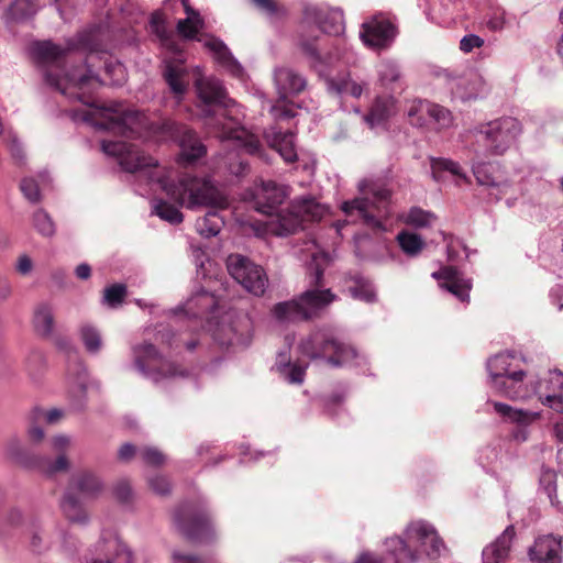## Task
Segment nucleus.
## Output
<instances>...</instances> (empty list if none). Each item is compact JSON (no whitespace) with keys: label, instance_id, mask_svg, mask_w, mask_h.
Listing matches in <instances>:
<instances>
[{"label":"nucleus","instance_id":"0e129e2a","mask_svg":"<svg viewBox=\"0 0 563 563\" xmlns=\"http://www.w3.org/2000/svg\"><path fill=\"white\" fill-rule=\"evenodd\" d=\"M113 496L121 504H128L133 498V489L129 481L121 479L113 486Z\"/></svg>","mask_w":563,"mask_h":563},{"label":"nucleus","instance_id":"423d86ee","mask_svg":"<svg viewBox=\"0 0 563 563\" xmlns=\"http://www.w3.org/2000/svg\"><path fill=\"white\" fill-rule=\"evenodd\" d=\"M358 196L341 203L347 219L360 221L368 228L385 231V221L391 216L393 191L387 184L375 177H365L356 185Z\"/></svg>","mask_w":563,"mask_h":563},{"label":"nucleus","instance_id":"c03bdc74","mask_svg":"<svg viewBox=\"0 0 563 563\" xmlns=\"http://www.w3.org/2000/svg\"><path fill=\"white\" fill-rule=\"evenodd\" d=\"M75 488L85 496L95 497L103 488L101 479L92 472H82L74 478Z\"/></svg>","mask_w":563,"mask_h":563},{"label":"nucleus","instance_id":"bf43d9fd","mask_svg":"<svg viewBox=\"0 0 563 563\" xmlns=\"http://www.w3.org/2000/svg\"><path fill=\"white\" fill-rule=\"evenodd\" d=\"M540 485L548 495L551 504L556 505V473L553 470L545 468L540 476Z\"/></svg>","mask_w":563,"mask_h":563},{"label":"nucleus","instance_id":"09e8293b","mask_svg":"<svg viewBox=\"0 0 563 563\" xmlns=\"http://www.w3.org/2000/svg\"><path fill=\"white\" fill-rule=\"evenodd\" d=\"M351 296L354 299L372 303L377 299L376 288L374 284L364 277H357L354 285L349 288Z\"/></svg>","mask_w":563,"mask_h":563},{"label":"nucleus","instance_id":"c756f323","mask_svg":"<svg viewBox=\"0 0 563 563\" xmlns=\"http://www.w3.org/2000/svg\"><path fill=\"white\" fill-rule=\"evenodd\" d=\"M203 46L213 54L214 59L232 76L241 80L244 79L245 74L242 65L232 56L222 41L213 36H207L203 38Z\"/></svg>","mask_w":563,"mask_h":563},{"label":"nucleus","instance_id":"338daca9","mask_svg":"<svg viewBox=\"0 0 563 563\" xmlns=\"http://www.w3.org/2000/svg\"><path fill=\"white\" fill-rule=\"evenodd\" d=\"M64 416V411L58 408H53L47 411L37 409L34 412V419L36 420H44L48 424H54L59 421V419Z\"/></svg>","mask_w":563,"mask_h":563},{"label":"nucleus","instance_id":"58836bf2","mask_svg":"<svg viewBox=\"0 0 563 563\" xmlns=\"http://www.w3.org/2000/svg\"><path fill=\"white\" fill-rule=\"evenodd\" d=\"M378 84L386 89L394 90L401 78L399 65L395 60H382L376 67Z\"/></svg>","mask_w":563,"mask_h":563},{"label":"nucleus","instance_id":"e433bc0d","mask_svg":"<svg viewBox=\"0 0 563 563\" xmlns=\"http://www.w3.org/2000/svg\"><path fill=\"white\" fill-rule=\"evenodd\" d=\"M268 142L279 155L287 163H292L297 159L295 150V135L291 132H274L272 137L267 135Z\"/></svg>","mask_w":563,"mask_h":563},{"label":"nucleus","instance_id":"ea45409f","mask_svg":"<svg viewBox=\"0 0 563 563\" xmlns=\"http://www.w3.org/2000/svg\"><path fill=\"white\" fill-rule=\"evenodd\" d=\"M34 328L43 336H49L54 330V310L48 302H41L34 310Z\"/></svg>","mask_w":563,"mask_h":563},{"label":"nucleus","instance_id":"4be33fe9","mask_svg":"<svg viewBox=\"0 0 563 563\" xmlns=\"http://www.w3.org/2000/svg\"><path fill=\"white\" fill-rule=\"evenodd\" d=\"M453 98L462 101L484 98L489 91L486 79L476 71L464 75L445 74Z\"/></svg>","mask_w":563,"mask_h":563},{"label":"nucleus","instance_id":"4468645a","mask_svg":"<svg viewBox=\"0 0 563 563\" xmlns=\"http://www.w3.org/2000/svg\"><path fill=\"white\" fill-rule=\"evenodd\" d=\"M274 82L278 93V101L272 103L264 101L275 119H289L296 115L294 108L287 102L288 98L303 91L307 87L306 78L288 67H278L274 70Z\"/></svg>","mask_w":563,"mask_h":563},{"label":"nucleus","instance_id":"a19ab883","mask_svg":"<svg viewBox=\"0 0 563 563\" xmlns=\"http://www.w3.org/2000/svg\"><path fill=\"white\" fill-rule=\"evenodd\" d=\"M400 220L409 227L416 229H424L431 227L437 217L433 212L424 210L420 207H411L408 211L400 216Z\"/></svg>","mask_w":563,"mask_h":563},{"label":"nucleus","instance_id":"2eb2a0df","mask_svg":"<svg viewBox=\"0 0 563 563\" xmlns=\"http://www.w3.org/2000/svg\"><path fill=\"white\" fill-rule=\"evenodd\" d=\"M253 323L246 313H227L212 331L214 341L228 349L243 350L252 342Z\"/></svg>","mask_w":563,"mask_h":563},{"label":"nucleus","instance_id":"0eeeda50","mask_svg":"<svg viewBox=\"0 0 563 563\" xmlns=\"http://www.w3.org/2000/svg\"><path fill=\"white\" fill-rule=\"evenodd\" d=\"M523 356L515 351H504L486 362L488 386L498 396L514 400L530 397V378H536L522 368Z\"/></svg>","mask_w":563,"mask_h":563},{"label":"nucleus","instance_id":"e2e57ef3","mask_svg":"<svg viewBox=\"0 0 563 563\" xmlns=\"http://www.w3.org/2000/svg\"><path fill=\"white\" fill-rule=\"evenodd\" d=\"M5 142L14 162L19 165H23L26 158L25 152L22 143L12 131L8 132Z\"/></svg>","mask_w":563,"mask_h":563},{"label":"nucleus","instance_id":"052dcab7","mask_svg":"<svg viewBox=\"0 0 563 563\" xmlns=\"http://www.w3.org/2000/svg\"><path fill=\"white\" fill-rule=\"evenodd\" d=\"M146 482L150 489L158 496H167L172 492V484L168 477L164 475L155 474L147 476Z\"/></svg>","mask_w":563,"mask_h":563},{"label":"nucleus","instance_id":"5701e85b","mask_svg":"<svg viewBox=\"0 0 563 563\" xmlns=\"http://www.w3.org/2000/svg\"><path fill=\"white\" fill-rule=\"evenodd\" d=\"M86 563H134L132 552L115 534L103 536Z\"/></svg>","mask_w":563,"mask_h":563},{"label":"nucleus","instance_id":"5fc2aeb1","mask_svg":"<svg viewBox=\"0 0 563 563\" xmlns=\"http://www.w3.org/2000/svg\"><path fill=\"white\" fill-rule=\"evenodd\" d=\"M428 117L438 125L439 129H449L453 125V115L451 111L440 104L430 102Z\"/></svg>","mask_w":563,"mask_h":563},{"label":"nucleus","instance_id":"864d4df0","mask_svg":"<svg viewBox=\"0 0 563 563\" xmlns=\"http://www.w3.org/2000/svg\"><path fill=\"white\" fill-rule=\"evenodd\" d=\"M430 101L413 100L408 104L407 115L411 125L423 126L427 122Z\"/></svg>","mask_w":563,"mask_h":563},{"label":"nucleus","instance_id":"f257e3e1","mask_svg":"<svg viewBox=\"0 0 563 563\" xmlns=\"http://www.w3.org/2000/svg\"><path fill=\"white\" fill-rule=\"evenodd\" d=\"M98 32L89 30L80 33L76 48L88 51L84 64L70 65L74 58L69 48L63 49L49 41L37 42L33 47L34 55L46 64L44 77L46 82L69 100H77L87 106L82 111L74 113L75 120H81L98 130H108L119 134H137L156 141H175L180 147V159L191 163L206 153L205 145L196 133L186 126L163 119L158 112L145 113L126 108L120 102L97 104L91 101L95 89L104 81L95 71V60L103 59L106 53L97 44Z\"/></svg>","mask_w":563,"mask_h":563},{"label":"nucleus","instance_id":"aec40b11","mask_svg":"<svg viewBox=\"0 0 563 563\" xmlns=\"http://www.w3.org/2000/svg\"><path fill=\"white\" fill-rule=\"evenodd\" d=\"M531 396H537L542 405L563 413V373L550 371L541 378H530Z\"/></svg>","mask_w":563,"mask_h":563},{"label":"nucleus","instance_id":"72a5a7b5","mask_svg":"<svg viewBox=\"0 0 563 563\" xmlns=\"http://www.w3.org/2000/svg\"><path fill=\"white\" fill-rule=\"evenodd\" d=\"M275 367L280 377L287 383L296 385L303 383L306 367L297 363H291L286 352L278 353Z\"/></svg>","mask_w":563,"mask_h":563},{"label":"nucleus","instance_id":"dca6fc26","mask_svg":"<svg viewBox=\"0 0 563 563\" xmlns=\"http://www.w3.org/2000/svg\"><path fill=\"white\" fill-rule=\"evenodd\" d=\"M227 269L246 291L254 296L264 295L268 277L262 266L241 254H231L227 258Z\"/></svg>","mask_w":563,"mask_h":563},{"label":"nucleus","instance_id":"2f4dec72","mask_svg":"<svg viewBox=\"0 0 563 563\" xmlns=\"http://www.w3.org/2000/svg\"><path fill=\"white\" fill-rule=\"evenodd\" d=\"M69 383V394L71 406L75 409H81L85 404L88 373L85 365L80 362L74 364L67 372Z\"/></svg>","mask_w":563,"mask_h":563},{"label":"nucleus","instance_id":"f03ea898","mask_svg":"<svg viewBox=\"0 0 563 563\" xmlns=\"http://www.w3.org/2000/svg\"><path fill=\"white\" fill-rule=\"evenodd\" d=\"M101 151L114 157L121 168L134 178L135 191L141 196H147L161 188L174 202L172 205L164 199L152 200V214L170 223L183 222L184 216L179 207L195 210L199 207L224 208L228 205L225 196L207 177H197L189 173L173 179V172L158 164L157 159L145 155L136 145L124 141L102 140Z\"/></svg>","mask_w":563,"mask_h":563},{"label":"nucleus","instance_id":"1a4fd4ad","mask_svg":"<svg viewBox=\"0 0 563 563\" xmlns=\"http://www.w3.org/2000/svg\"><path fill=\"white\" fill-rule=\"evenodd\" d=\"M521 133L522 124L514 117L478 123L470 130L473 152L477 157L501 156L517 143Z\"/></svg>","mask_w":563,"mask_h":563},{"label":"nucleus","instance_id":"9d476101","mask_svg":"<svg viewBox=\"0 0 563 563\" xmlns=\"http://www.w3.org/2000/svg\"><path fill=\"white\" fill-rule=\"evenodd\" d=\"M49 450L56 453L55 459L41 455H29L21 441L16 438L10 439L4 448V454L11 461L29 468L36 470L47 476L59 472H65L69 467V461L66 456L67 450L71 445V437L67 434H56L48 441Z\"/></svg>","mask_w":563,"mask_h":563},{"label":"nucleus","instance_id":"7c9ffc66","mask_svg":"<svg viewBox=\"0 0 563 563\" xmlns=\"http://www.w3.org/2000/svg\"><path fill=\"white\" fill-rule=\"evenodd\" d=\"M515 537V529L508 526L504 532L482 552L483 563H501L507 559Z\"/></svg>","mask_w":563,"mask_h":563},{"label":"nucleus","instance_id":"79ce46f5","mask_svg":"<svg viewBox=\"0 0 563 563\" xmlns=\"http://www.w3.org/2000/svg\"><path fill=\"white\" fill-rule=\"evenodd\" d=\"M60 507L67 519L76 523H85L88 520L87 514L78 497L73 492L67 490L63 497Z\"/></svg>","mask_w":563,"mask_h":563},{"label":"nucleus","instance_id":"39448f33","mask_svg":"<svg viewBox=\"0 0 563 563\" xmlns=\"http://www.w3.org/2000/svg\"><path fill=\"white\" fill-rule=\"evenodd\" d=\"M385 549L393 555V563H417L423 559L435 561L448 552L435 526L424 519L410 521L402 536L387 538Z\"/></svg>","mask_w":563,"mask_h":563},{"label":"nucleus","instance_id":"37998d69","mask_svg":"<svg viewBox=\"0 0 563 563\" xmlns=\"http://www.w3.org/2000/svg\"><path fill=\"white\" fill-rule=\"evenodd\" d=\"M224 224L223 218L217 211H209L196 221V231L203 238L218 235Z\"/></svg>","mask_w":563,"mask_h":563},{"label":"nucleus","instance_id":"9b49d317","mask_svg":"<svg viewBox=\"0 0 563 563\" xmlns=\"http://www.w3.org/2000/svg\"><path fill=\"white\" fill-rule=\"evenodd\" d=\"M306 258H310L308 269L310 272L309 288L299 297L309 319L314 317L321 309L328 307L336 299V296L329 289L323 288V271L330 262L329 254L322 251L313 241L306 242L302 250Z\"/></svg>","mask_w":563,"mask_h":563},{"label":"nucleus","instance_id":"13d9d810","mask_svg":"<svg viewBox=\"0 0 563 563\" xmlns=\"http://www.w3.org/2000/svg\"><path fill=\"white\" fill-rule=\"evenodd\" d=\"M186 335L187 334L184 332L177 333V334L174 332H170V333L169 332L168 333L158 332L156 340L167 343L170 347H178L180 345V343H184L188 351H192L196 347L198 342L196 340H187L185 338Z\"/></svg>","mask_w":563,"mask_h":563},{"label":"nucleus","instance_id":"473e14b6","mask_svg":"<svg viewBox=\"0 0 563 563\" xmlns=\"http://www.w3.org/2000/svg\"><path fill=\"white\" fill-rule=\"evenodd\" d=\"M368 81L353 77L351 74L327 80L329 92L336 96H351L353 98H360L364 90H368Z\"/></svg>","mask_w":563,"mask_h":563},{"label":"nucleus","instance_id":"4c0bfd02","mask_svg":"<svg viewBox=\"0 0 563 563\" xmlns=\"http://www.w3.org/2000/svg\"><path fill=\"white\" fill-rule=\"evenodd\" d=\"M431 170L432 177L437 181H440L444 178V173H449L451 176H453L456 183L468 181V177L460 164L448 158L432 159Z\"/></svg>","mask_w":563,"mask_h":563},{"label":"nucleus","instance_id":"7ed1b4c3","mask_svg":"<svg viewBox=\"0 0 563 563\" xmlns=\"http://www.w3.org/2000/svg\"><path fill=\"white\" fill-rule=\"evenodd\" d=\"M195 73L199 76L195 87L199 100L203 103L202 113L207 118V125L216 130L221 141H232L235 148L249 154L260 151L257 137L241 125L235 102L227 99V92L222 82L213 77H201V70L196 67Z\"/></svg>","mask_w":563,"mask_h":563},{"label":"nucleus","instance_id":"f3484780","mask_svg":"<svg viewBox=\"0 0 563 563\" xmlns=\"http://www.w3.org/2000/svg\"><path fill=\"white\" fill-rule=\"evenodd\" d=\"M318 38V36L309 37L301 33L299 47L309 59L310 65L320 74L338 63L350 64L354 60L352 49L343 40H339L331 51L322 54L317 46Z\"/></svg>","mask_w":563,"mask_h":563},{"label":"nucleus","instance_id":"69168bd1","mask_svg":"<svg viewBox=\"0 0 563 563\" xmlns=\"http://www.w3.org/2000/svg\"><path fill=\"white\" fill-rule=\"evenodd\" d=\"M484 44H485V40L483 37H481L477 34L470 33V34L464 35L461 38L460 49L463 53L468 54V53L473 52L475 48L483 47Z\"/></svg>","mask_w":563,"mask_h":563},{"label":"nucleus","instance_id":"6ab92c4d","mask_svg":"<svg viewBox=\"0 0 563 563\" xmlns=\"http://www.w3.org/2000/svg\"><path fill=\"white\" fill-rule=\"evenodd\" d=\"M397 26L384 14H376L364 21L360 30L362 43L374 51L388 48L395 41Z\"/></svg>","mask_w":563,"mask_h":563},{"label":"nucleus","instance_id":"a211bd4d","mask_svg":"<svg viewBox=\"0 0 563 563\" xmlns=\"http://www.w3.org/2000/svg\"><path fill=\"white\" fill-rule=\"evenodd\" d=\"M311 25L324 34L339 36L344 32L343 12L339 8H332L324 3H305L301 27Z\"/></svg>","mask_w":563,"mask_h":563},{"label":"nucleus","instance_id":"4d7b16f0","mask_svg":"<svg viewBox=\"0 0 563 563\" xmlns=\"http://www.w3.org/2000/svg\"><path fill=\"white\" fill-rule=\"evenodd\" d=\"M103 66L104 74L109 77L110 80L109 84L121 85L125 81V68L119 60L111 57L106 58Z\"/></svg>","mask_w":563,"mask_h":563},{"label":"nucleus","instance_id":"603ef678","mask_svg":"<svg viewBox=\"0 0 563 563\" xmlns=\"http://www.w3.org/2000/svg\"><path fill=\"white\" fill-rule=\"evenodd\" d=\"M32 223L36 232L44 238H52L56 232L53 219L44 209H37L33 213Z\"/></svg>","mask_w":563,"mask_h":563},{"label":"nucleus","instance_id":"cd10ccee","mask_svg":"<svg viewBox=\"0 0 563 563\" xmlns=\"http://www.w3.org/2000/svg\"><path fill=\"white\" fill-rule=\"evenodd\" d=\"M163 76L170 91L180 99L188 88V71L184 66L183 55L179 54L174 60H166Z\"/></svg>","mask_w":563,"mask_h":563},{"label":"nucleus","instance_id":"774afa93","mask_svg":"<svg viewBox=\"0 0 563 563\" xmlns=\"http://www.w3.org/2000/svg\"><path fill=\"white\" fill-rule=\"evenodd\" d=\"M172 563H206L201 558L181 550H173Z\"/></svg>","mask_w":563,"mask_h":563},{"label":"nucleus","instance_id":"412c9836","mask_svg":"<svg viewBox=\"0 0 563 563\" xmlns=\"http://www.w3.org/2000/svg\"><path fill=\"white\" fill-rule=\"evenodd\" d=\"M487 406H490L493 412L504 422L517 426V429L512 432V437L518 442L528 440L529 432L527 428L541 417L540 411L521 409L500 401L488 400Z\"/></svg>","mask_w":563,"mask_h":563},{"label":"nucleus","instance_id":"6e6d98bb","mask_svg":"<svg viewBox=\"0 0 563 563\" xmlns=\"http://www.w3.org/2000/svg\"><path fill=\"white\" fill-rule=\"evenodd\" d=\"M128 289L123 284H114L107 287L103 291V303L110 308H118L124 301Z\"/></svg>","mask_w":563,"mask_h":563},{"label":"nucleus","instance_id":"f704fd0d","mask_svg":"<svg viewBox=\"0 0 563 563\" xmlns=\"http://www.w3.org/2000/svg\"><path fill=\"white\" fill-rule=\"evenodd\" d=\"M273 312L275 318L280 322H295L309 319L308 312L300 298L277 303Z\"/></svg>","mask_w":563,"mask_h":563},{"label":"nucleus","instance_id":"a18cd8bd","mask_svg":"<svg viewBox=\"0 0 563 563\" xmlns=\"http://www.w3.org/2000/svg\"><path fill=\"white\" fill-rule=\"evenodd\" d=\"M79 336L89 354L97 355L100 353L103 347V340L98 328L89 323L82 324L79 329Z\"/></svg>","mask_w":563,"mask_h":563},{"label":"nucleus","instance_id":"f8f14e48","mask_svg":"<svg viewBox=\"0 0 563 563\" xmlns=\"http://www.w3.org/2000/svg\"><path fill=\"white\" fill-rule=\"evenodd\" d=\"M131 356L132 367L154 384L185 375L183 369L168 361L155 344L147 340L132 344Z\"/></svg>","mask_w":563,"mask_h":563},{"label":"nucleus","instance_id":"de8ad7c7","mask_svg":"<svg viewBox=\"0 0 563 563\" xmlns=\"http://www.w3.org/2000/svg\"><path fill=\"white\" fill-rule=\"evenodd\" d=\"M515 16L500 7H492L485 16V24L493 32L503 31L512 25Z\"/></svg>","mask_w":563,"mask_h":563},{"label":"nucleus","instance_id":"c9c22d12","mask_svg":"<svg viewBox=\"0 0 563 563\" xmlns=\"http://www.w3.org/2000/svg\"><path fill=\"white\" fill-rule=\"evenodd\" d=\"M187 14L186 19L177 22V31L186 38H194L203 26V21L198 11L189 5V0H179Z\"/></svg>","mask_w":563,"mask_h":563},{"label":"nucleus","instance_id":"a878e982","mask_svg":"<svg viewBox=\"0 0 563 563\" xmlns=\"http://www.w3.org/2000/svg\"><path fill=\"white\" fill-rule=\"evenodd\" d=\"M432 277L439 282L441 288L451 292L460 301H468L472 280L464 277L456 268L443 267L439 272L432 273Z\"/></svg>","mask_w":563,"mask_h":563},{"label":"nucleus","instance_id":"3c124183","mask_svg":"<svg viewBox=\"0 0 563 563\" xmlns=\"http://www.w3.org/2000/svg\"><path fill=\"white\" fill-rule=\"evenodd\" d=\"M37 8V0H14L9 9V15L15 21H22L33 16Z\"/></svg>","mask_w":563,"mask_h":563},{"label":"nucleus","instance_id":"b1692460","mask_svg":"<svg viewBox=\"0 0 563 563\" xmlns=\"http://www.w3.org/2000/svg\"><path fill=\"white\" fill-rule=\"evenodd\" d=\"M219 301L216 296L203 289L195 292L187 301L173 310L176 318L187 317L188 319H203L212 313Z\"/></svg>","mask_w":563,"mask_h":563},{"label":"nucleus","instance_id":"393cba45","mask_svg":"<svg viewBox=\"0 0 563 563\" xmlns=\"http://www.w3.org/2000/svg\"><path fill=\"white\" fill-rule=\"evenodd\" d=\"M483 157L475 158L472 164V170L479 186H485L490 189L489 195L498 201L504 196L509 194L511 184L507 179H499L493 174L494 165L482 161Z\"/></svg>","mask_w":563,"mask_h":563},{"label":"nucleus","instance_id":"680f3d73","mask_svg":"<svg viewBox=\"0 0 563 563\" xmlns=\"http://www.w3.org/2000/svg\"><path fill=\"white\" fill-rule=\"evenodd\" d=\"M137 452L142 461L148 466H161L166 461L165 455L154 446H144L141 448Z\"/></svg>","mask_w":563,"mask_h":563},{"label":"nucleus","instance_id":"49530a36","mask_svg":"<svg viewBox=\"0 0 563 563\" xmlns=\"http://www.w3.org/2000/svg\"><path fill=\"white\" fill-rule=\"evenodd\" d=\"M396 240L400 250L409 257L418 256L424 247L422 238L407 230L400 231Z\"/></svg>","mask_w":563,"mask_h":563},{"label":"nucleus","instance_id":"c85d7f7f","mask_svg":"<svg viewBox=\"0 0 563 563\" xmlns=\"http://www.w3.org/2000/svg\"><path fill=\"white\" fill-rule=\"evenodd\" d=\"M396 112V99L393 96H378L373 101L368 113L364 115V121L371 129L384 128Z\"/></svg>","mask_w":563,"mask_h":563},{"label":"nucleus","instance_id":"8fccbe9b","mask_svg":"<svg viewBox=\"0 0 563 563\" xmlns=\"http://www.w3.org/2000/svg\"><path fill=\"white\" fill-rule=\"evenodd\" d=\"M48 183V175L46 173L38 175V180L33 177H25L22 179L20 188L24 197L32 203L41 200V189Z\"/></svg>","mask_w":563,"mask_h":563},{"label":"nucleus","instance_id":"ddd939ff","mask_svg":"<svg viewBox=\"0 0 563 563\" xmlns=\"http://www.w3.org/2000/svg\"><path fill=\"white\" fill-rule=\"evenodd\" d=\"M174 526L186 539L207 542L214 536L210 512L205 503H184L174 512Z\"/></svg>","mask_w":563,"mask_h":563},{"label":"nucleus","instance_id":"6e6552de","mask_svg":"<svg viewBox=\"0 0 563 563\" xmlns=\"http://www.w3.org/2000/svg\"><path fill=\"white\" fill-rule=\"evenodd\" d=\"M298 351L310 360H322L332 367L364 368L367 357L352 345L342 342L331 330L319 329L301 339Z\"/></svg>","mask_w":563,"mask_h":563},{"label":"nucleus","instance_id":"20e7f679","mask_svg":"<svg viewBox=\"0 0 563 563\" xmlns=\"http://www.w3.org/2000/svg\"><path fill=\"white\" fill-rule=\"evenodd\" d=\"M256 211L272 216L264 223V233L277 236H286L303 228L305 221L320 220L327 208L312 197H302L291 202L287 210L275 214L278 206L286 198L285 189L274 181H262L251 194Z\"/></svg>","mask_w":563,"mask_h":563},{"label":"nucleus","instance_id":"bb28decb","mask_svg":"<svg viewBox=\"0 0 563 563\" xmlns=\"http://www.w3.org/2000/svg\"><path fill=\"white\" fill-rule=\"evenodd\" d=\"M529 558L538 563H562V540L553 534L538 537L529 549Z\"/></svg>","mask_w":563,"mask_h":563}]
</instances>
